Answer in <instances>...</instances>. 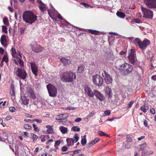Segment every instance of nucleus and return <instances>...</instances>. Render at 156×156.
<instances>
[{"label":"nucleus","instance_id":"obj_1","mask_svg":"<svg viewBox=\"0 0 156 156\" xmlns=\"http://www.w3.org/2000/svg\"><path fill=\"white\" fill-rule=\"evenodd\" d=\"M23 17L25 22L30 24L34 22L37 19V16L30 11L25 12L23 14Z\"/></svg>","mask_w":156,"mask_h":156},{"label":"nucleus","instance_id":"obj_2","mask_svg":"<svg viewBox=\"0 0 156 156\" xmlns=\"http://www.w3.org/2000/svg\"><path fill=\"white\" fill-rule=\"evenodd\" d=\"M134 42L136 46H138L142 50H144L148 45L150 44V41L147 39H145L141 41L139 38H135Z\"/></svg>","mask_w":156,"mask_h":156},{"label":"nucleus","instance_id":"obj_3","mask_svg":"<svg viewBox=\"0 0 156 156\" xmlns=\"http://www.w3.org/2000/svg\"><path fill=\"white\" fill-rule=\"evenodd\" d=\"M119 69L121 71H123L124 75H126L132 72L133 67L130 64L125 62L119 65Z\"/></svg>","mask_w":156,"mask_h":156},{"label":"nucleus","instance_id":"obj_4","mask_svg":"<svg viewBox=\"0 0 156 156\" xmlns=\"http://www.w3.org/2000/svg\"><path fill=\"white\" fill-rule=\"evenodd\" d=\"M62 81L66 82L72 81L76 78L75 74L72 72H67L64 73L61 76Z\"/></svg>","mask_w":156,"mask_h":156},{"label":"nucleus","instance_id":"obj_5","mask_svg":"<svg viewBox=\"0 0 156 156\" xmlns=\"http://www.w3.org/2000/svg\"><path fill=\"white\" fill-rule=\"evenodd\" d=\"M92 80L94 84L97 86H101L103 83V80L102 77L98 74L92 76Z\"/></svg>","mask_w":156,"mask_h":156},{"label":"nucleus","instance_id":"obj_6","mask_svg":"<svg viewBox=\"0 0 156 156\" xmlns=\"http://www.w3.org/2000/svg\"><path fill=\"white\" fill-rule=\"evenodd\" d=\"M128 53V58L129 62L132 64H134L136 59L135 50L132 49L129 50Z\"/></svg>","mask_w":156,"mask_h":156},{"label":"nucleus","instance_id":"obj_7","mask_svg":"<svg viewBox=\"0 0 156 156\" xmlns=\"http://www.w3.org/2000/svg\"><path fill=\"white\" fill-rule=\"evenodd\" d=\"M47 88L50 96L55 97L56 96L57 89L53 85L49 83L47 86Z\"/></svg>","mask_w":156,"mask_h":156},{"label":"nucleus","instance_id":"obj_8","mask_svg":"<svg viewBox=\"0 0 156 156\" xmlns=\"http://www.w3.org/2000/svg\"><path fill=\"white\" fill-rule=\"evenodd\" d=\"M142 11L144 14V17L149 19H151L153 16V12L152 11L150 10L141 7Z\"/></svg>","mask_w":156,"mask_h":156},{"label":"nucleus","instance_id":"obj_9","mask_svg":"<svg viewBox=\"0 0 156 156\" xmlns=\"http://www.w3.org/2000/svg\"><path fill=\"white\" fill-rule=\"evenodd\" d=\"M73 137L74 139L67 138L66 139V141L68 146H70L73 145L74 143L77 142L79 139L78 135L76 134L74 135Z\"/></svg>","mask_w":156,"mask_h":156},{"label":"nucleus","instance_id":"obj_10","mask_svg":"<svg viewBox=\"0 0 156 156\" xmlns=\"http://www.w3.org/2000/svg\"><path fill=\"white\" fill-rule=\"evenodd\" d=\"M102 75L104 78L105 81L107 84H110L112 83L113 79L112 77L107 73L106 71H104L102 73Z\"/></svg>","mask_w":156,"mask_h":156},{"label":"nucleus","instance_id":"obj_11","mask_svg":"<svg viewBox=\"0 0 156 156\" xmlns=\"http://www.w3.org/2000/svg\"><path fill=\"white\" fill-rule=\"evenodd\" d=\"M144 2L148 8L156 9V0H144Z\"/></svg>","mask_w":156,"mask_h":156},{"label":"nucleus","instance_id":"obj_12","mask_svg":"<svg viewBox=\"0 0 156 156\" xmlns=\"http://www.w3.org/2000/svg\"><path fill=\"white\" fill-rule=\"evenodd\" d=\"M16 73L18 76L20 77L22 79H24L27 77V74L25 71L24 69H21L19 68H17Z\"/></svg>","mask_w":156,"mask_h":156},{"label":"nucleus","instance_id":"obj_13","mask_svg":"<svg viewBox=\"0 0 156 156\" xmlns=\"http://www.w3.org/2000/svg\"><path fill=\"white\" fill-rule=\"evenodd\" d=\"M94 95L100 101H104L105 98L104 96L99 92L97 90H93Z\"/></svg>","mask_w":156,"mask_h":156},{"label":"nucleus","instance_id":"obj_14","mask_svg":"<svg viewBox=\"0 0 156 156\" xmlns=\"http://www.w3.org/2000/svg\"><path fill=\"white\" fill-rule=\"evenodd\" d=\"M84 90L86 94L90 98H92L94 96L93 93L90 87L87 86H85Z\"/></svg>","mask_w":156,"mask_h":156},{"label":"nucleus","instance_id":"obj_15","mask_svg":"<svg viewBox=\"0 0 156 156\" xmlns=\"http://www.w3.org/2000/svg\"><path fill=\"white\" fill-rule=\"evenodd\" d=\"M30 64L33 73L35 76H37V75L38 68L36 64L34 62H30Z\"/></svg>","mask_w":156,"mask_h":156},{"label":"nucleus","instance_id":"obj_16","mask_svg":"<svg viewBox=\"0 0 156 156\" xmlns=\"http://www.w3.org/2000/svg\"><path fill=\"white\" fill-rule=\"evenodd\" d=\"M26 93L28 96L34 99H35L36 98L35 94L31 88H29L27 89Z\"/></svg>","mask_w":156,"mask_h":156},{"label":"nucleus","instance_id":"obj_17","mask_svg":"<svg viewBox=\"0 0 156 156\" xmlns=\"http://www.w3.org/2000/svg\"><path fill=\"white\" fill-rule=\"evenodd\" d=\"M32 51L38 53L40 51V46L36 42H34L30 45Z\"/></svg>","mask_w":156,"mask_h":156},{"label":"nucleus","instance_id":"obj_18","mask_svg":"<svg viewBox=\"0 0 156 156\" xmlns=\"http://www.w3.org/2000/svg\"><path fill=\"white\" fill-rule=\"evenodd\" d=\"M106 96L108 99H111L112 95V91L110 88L108 87H107L104 89Z\"/></svg>","mask_w":156,"mask_h":156},{"label":"nucleus","instance_id":"obj_19","mask_svg":"<svg viewBox=\"0 0 156 156\" xmlns=\"http://www.w3.org/2000/svg\"><path fill=\"white\" fill-rule=\"evenodd\" d=\"M61 61L66 66H69L71 63V61L65 58H62L60 59Z\"/></svg>","mask_w":156,"mask_h":156},{"label":"nucleus","instance_id":"obj_20","mask_svg":"<svg viewBox=\"0 0 156 156\" xmlns=\"http://www.w3.org/2000/svg\"><path fill=\"white\" fill-rule=\"evenodd\" d=\"M0 41L2 45L4 47L6 46V36L5 35H3L2 36Z\"/></svg>","mask_w":156,"mask_h":156},{"label":"nucleus","instance_id":"obj_21","mask_svg":"<svg viewBox=\"0 0 156 156\" xmlns=\"http://www.w3.org/2000/svg\"><path fill=\"white\" fill-rule=\"evenodd\" d=\"M21 100L22 104L24 105H27L29 103V100L25 96L22 97Z\"/></svg>","mask_w":156,"mask_h":156},{"label":"nucleus","instance_id":"obj_22","mask_svg":"<svg viewBox=\"0 0 156 156\" xmlns=\"http://www.w3.org/2000/svg\"><path fill=\"white\" fill-rule=\"evenodd\" d=\"M57 118L58 120H62L64 121H66V114H61L58 115Z\"/></svg>","mask_w":156,"mask_h":156},{"label":"nucleus","instance_id":"obj_23","mask_svg":"<svg viewBox=\"0 0 156 156\" xmlns=\"http://www.w3.org/2000/svg\"><path fill=\"white\" fill-rule=\"evenodd\" d=\"M59 129L62 134H65L68 131V129L67 127L61 126L59 127Z\"/></svg>","mask_w":156,"mask_h":156},{"label":"nucleus","instance_id":"obj_24","mask_svg":"<svg viewBox=\"0 0 156 156\" xmlns=\"http://www.w3.org/2000/svg\"><path fill=\"white\" fill-rule=\"evenodd\" d=\"M12 57L15 58H17L18 56V53L16 52L15 48H12L11 50Z\"/></svg>","mask_w":156,"mask_h":156},{"label":"nucleus","instance_id":"obj_25","mask_svg":"<svg viewBox=\"0 0 156 156\" xmlns=\"http://www.w3.org/2000/svg\"><path fill=\"white\" fill-rule=\"evenodd\" d=\"M84 66L82 65L78 66L77 70V72L79 73H83L84 70Z\"/></svg>","mask_w":156,"mask_h":156},{"label":"nucleus","instance_id":"obj_26","mask_svg":"<svg viewBox=\"0 0 156 156\" xmlns=\"http://www.w3.org/2000/svg\"><path fill=\"white\" fill-rule=\"evenodd\" d=\"M99 139L98 138H96L94 140L91 141L88 144L89 145V147H90L92 146L94 144H96L97 143Z\"/></svg>","mask_w":156,"mask_h":156},{"label":"nucleus","instance_id":"obj_27","mask_svg":"<svg viewBox=\"0 0 156 156\" xmlns=\"http://www.w3.org/2000/svg\"><path fill=\"white\" fill-rule=\"evenodd\" d=\"M45 5L44 4L40 5L39 6V9L41 12H44L47 10L46 7L45 6Z\"/></svg>","mask_w":156,"mask_h":156},{"label":"nucleus","instance_id":"obj_28","mask_svg":"<svg viewBox=\"0 0 156 156\" xmlns=\"http://www.w3.org/2000/svg\"><path fill=\"white\" fill-rule=\"evenodd\" d=\"M49 136L48 135H41L40 138L41 139V141L42 142H44L46 140L49 138Z\"/></svg>","mask_w":156,"mask_h":156},{"label":"nucleus","instance_id":"obj_29","mask_svg":"<svg viewBox=\"0 0 156 156\" xmlns=\"http://www.w3.org/2000/svg\"><path fill=\"white\" fill-rule=\"evenodd\" d=\"M116 15L118 17L121 18H124L125 16V15L123 12H118Z\"/></svg>","mask_w":156,"mask_h":156},{"label":"nucleus","instance_id":"obj_30","mask_svg":"<svg viewBox=\"0 0 156 156\" xmlns=\"http://www.w3.org/2000/svg\"><path fill=\"white\" fill-rule=\"evenodd\" d=\"M9 60L8 58L6 55H4L3 57L2 60V63H3V62H5L7 63L8 62Z\"/></svg>","mask_w":156,"mask_h":156},{"label":"nucleus","instance_id":"obj_31","mask_svg":"<svg viewBox=\"0 0 156 156\" xmlns=\"http://www.w3.org/2000/svg\"><path fill=\"white\" fill-rule=\"evenodd\" d=\"M3 22L4 24L8 26L9 25V22L8 18L7 17H5L3 19Z\"/></svg>","mask_w":156,"mask_h":156},{"label":"nucleus","instance_id":"obj_32","mask_svg":"<svg viewBox=\"0 0 156 156\" xmlns=\"http://www.w3.org/2000/svg\"><path fill=\"white\" fill-rule=\"evenodd\" d=\"M31 136L32 137V139L33 140V142L34 143L37 139L38 136L34 134H31Z\"/></svg>","mask_w":156,"mask_h":156},{"label":"nucleus","instance_id":"obj_33","mask_svg":"<svg viewBox=\"0 0 156 156\" xmlns=\"http://www.w3.org/2000/svg\"><path fill=\"white\" fill-rule=\"evenodd\" d=\"M111 111L109 110H107L105 111L103 114V116L109 115H110Z\"/></svg>","mask_w":156,"mask_h":156},{"label":"nucleus","instance_id":"obj_34","mask_svg":"<svg viewBox=\"0 0 156 156\" xmlns=\"http://www.w3.org/2000/svg\"><path fill=\"white\" fill-rule=\"evenodd\" d=\"M11 88L12 91L11 92V94L12 96H15V91L14 90V87L13 86H11Z\"/></svg>","mask_w":156,"mask_h":156},{"label":"nucleus","instance_id":"obj_35","mask_svg":"<svg viewBox=\"0 0 156 156\" xmlns=\"http://www.w3.org/2000/svg\"><path fill=\"white\" fill-rule=\"evenodd\" d=\"M72 129L75 131H80V128L78 126H73Z\"/></svg>","mask_w":156,"mask_h":156},{"label":"nucleus","instance_id":"obj_36","mask_svg":"<svg viewBox=\"0 0 156 156\" xmlns=\"http://www.w3.org/2000/svg\"><path fill=\"white\" fill-rule=\"evenodd\" d=\"M147 147V145L146 143L143 144L140 146V148L141 150H143L144 148Z\"/></svg>","mask_w":156,"mask_h":156},{"label":"nucleus","instance_id":"obj_37","mask_svg":"<svg viewBox=\"0 0 156 156\" xmlns=\"http://www.w3.org/2000/svg\"><path fill=\"white\" fill-rule=\"evenodd\" d=\"M87 143V140L86 138H83L81 141V143L83 145L86 144Z\"/></svg>","mask_w":156,"mask_h":156},{"label":"nucleus","instance_id":"obj_38","mask_svg":"<svg viewBox=\"0 0 156 156\" xmlns=\"http://www.w3.org/2000/svg\"><path fill=\"white\" fill-rule=\"evenodd\" d=\"M89 31L90 33L93 34H98V31L96 30H93L90 29L89 30Z\"/></svg>","mask_w":156,"mask_h":156},{"label":"nucleus","instance_id":"obj_39","mask_svg":"<svg viewBox=\"0 0 156 156\" xmlns=\"http://www.w3.org/2000/svg\"><path fill=\"white\" fill-rule=\"evenodd\" d=\"M7 28L5 26H2V31L4 32L5 33L7 34Z\"/></svg>","mask_w":156,"mask_h":156},{"label":"nucleus","instance_id":"obj_40","mask_svg":"<svg viewBox=\"0 0 156 156\" xmlns=\"http://www.w3.org/2000/svg\"><path fill=\"white\" fill-rule=\"evenodd\" d=\"M23 126L24 128L26 129H29L31 128V126L27 124H25Z\"/></svg>","mask_w":156,"mask_h":156},{"label":"nucleus","instance_id":"obj_41","mask_svg":"<svg viewBox=\"0 0 156 156\" xmlns=\"http://www.w3.org/2000/svg\"><path fill=\"white\" fill-rule=\"evenodd\" d=\"M95 114V112L94 111H93L88 115L87 117L88 118H90L92 117Z\"/></svg>","mask_w":156,"mask_h":156},{"label":"nucleus","instance_id":"obj_42","mask_svg":"<svg viewBox=\"0 0 156 156\" xmlns=\"http://www.w3.org/2000/svg\"><path fill=\"white\" fill-rule=\"evenodd\" d=\"M33 128L34 129V130L35 131H36L37 132H38L39 131V129L37 127L35 124H33Z\"/></svg>","mask_w":156,"mask_h":156},{"label":"nucleus","instance_id":"obj_43","mask_svg":"<svg viewBox=\"0 0 156 156\" xmlns=\"http://www.w3.org/2000/svg\"><path fill=\"white\" fill-rule=\"evenodd\" d=\"M19 63L21 66H23L24 63L23 61L21 59H20L18 61Z\"/></svg>","mask_w":156,"mask_h":156},{"label":"nucleus","instance_id":"obj_44","mask_svg":"<svg viewBox=\"0 0 156 156\" xmlns=\"http://www.w3.org/2000/svg\"><path fill=\"white\" fill-rule=\"evenodd\" d=\"M81 4L83 5L86 8H87L89 7L90 6L89 4H87L84 2H82L81 3Z\"/></svg>","mask_w":156,"mask_h":156},{"label":"nucleus","instance_id":"obj_45","mask_svg":"<svg viewBox=\"0 0 156 156\" xmlns=\"http://www.w3.org/2000/svg\"><path fill=\"white\" fill-rule=\"evenodd\" d=\"M9 110L11 112H13L15 111V109L14 107H11L9 108Z\"/></svg>","mask_w":156,"mask_h":156},{"label":"nucleus","instance_id":"obj_46","mask_svg":"<svg viewBox=\"0 0 156 156\" xmlns=\"http://www.w3.org/2000/svg\"><path fill=\"white\" fill-rule=\"evenodd\" d=\"M67 150V148L65 146H63L62 148V151H66Z\"/></svg>","mask_w":156,"mask_h":156},{"label":"nucleus","instance_id":"obj_47","mask_svg":"<svg viewBox=\"0 0 156 156\" xmlns=\"http://www.w3.org/2000/svg\"><path fill=\"white\" fill-rule=\"evenodd\" d=\"M126 52L127 51H122L120 52L119 53V54L121 55H124L125 56L126 55Z\"/></svg>","mask_w":156,"mask_h":156},{"label":"nucleus","instance_id":"obj_48","mask_svg":"<svg viewBox=\"0 0 156 156\" xmlns=\"http://www.w3.org/2000/svg\"><path fill=\"white\" fill-rule=\"evenodd\" d=\"M133 102V101H131L128 104L129 106L128 107V108H129L132 106Z\"/></svg>","mask_w":156,"mask_h":156},{"label":"nucleus","instance_id":"obj_49","mask_svg":"<svg viewBox=\"0 0 156 156\" xmlns=\"http://www.w3.org/2000/svg\"><path fill=\"white\" fill-rule=\"evenodd\" d=\"M150 112L152 114L154 115L155 114V111L154 109L153 108H151L150 109Z\"/></svg>","mask_w":156,"mask_h":156},{"label":"nucleus","instance_id":"obj_50","mask_svg":"<svg viewBox=\"0 0 156 156\" xmlns=\"http://www.w3.org/2000/svg\"><path fill=\"white\" fill-rule=\"evenodd\" d=\"M57 17L58 19L60 20H62L63 18L61 16V15L59 13H58L57 15Z\"/></svg>","mask_w":156,"mask_h":156},{"label":"nucleus","instance_id":"obj_51","mask_svg":"<svg viewBox=\"0 0 156 156\" xmlns=\"http://www.w3.org/2000/svg\"><path fill=\"white\" fill-rule=\"evenodd\" d=\"M134 21L136 23H139L140 22V20L137 19H134Z\"/></svg>","mask_w":156,"mask_h":156},{"label":"nucleus","instance_id":"obj_52","mask_svg":"<svg viewBox=\"0 0 156 156\" xmlns=\"http://www.w3.org/2000/svg\"><path fill=\"white\" fill-rule=\"evenodd\" d=\"M81 120L82 119L81 118H77L75 120V121L76 122H79L81 121Z\"/></svg>","mask_w":156,"mask_h":156},{"label":"nucleus","instance_id":"obj_53","mask_svg":"<svg viewBox=\"0 0 156 156\" xmlns=\"http://www.w3.org/2000/svg\"><path fill=\"white\" fill-rule=\"evenodd\" d=\"M98 134L101 136H104V133L102 131H99L98 132Z\"/></svg>","mask_w":156,"mask_h":156},{"label":"nucleus","instance_id":"obj_54","mask_svg":"<svg viewBox=\"0 0 156 156\" xmlns=\"http://www.w3.org/2000/svg\"><path fill=\"white\" fill-rule=\"evenodd\" d=\"M60 142L59 140H57L56 141L55 144V146L56 145H59L60 144Z\"/></svg>","mask_w":156,"mask_h":156},{"label":"nucleus","instance_id":"obj_55","mask_svg":"<svg viewBox=\"0 0 156 156\" xmlns=\"http://www.w3.org/2000/svg\"><path fill=\"white\" fill-rule=\"evenodd\" d=\"M153 151H147V152H146V154L148 155L152 154H153Z\"/></svg>","mask_w":156,"mask_h":156},{"label":"nucleus","instance_id":"obj_56","mask_svg":"<svg viewBox=\"0 0 156 156\" xmlns=\"http://www.w3.org/2000/svg\"><path fill=\"white\" fill-rule=\"evenodd\" d=\"M47 133H51L53 131V129L52 128L50 129H48L47 131Z\"/></svg>","mask_w":156,"mask_h":156},{"label":"nucleus","instance_id":"obj_57","mask_svg":"<svg viewBox=\"0 0 156 156\" xmlns=\"http://www.w3.org/2000/svg\"><path fill=\"white\" fill-rule=\"evenodd\" d=\"M141 110L143 111L144 112H146V110L145 109V105H143V106L141 107Z\"/></svg>","mask_w":156,"mask_h":156},{"label":"nucleus","instance_id":"obj_58","mask_svg":"<svg viewBox=\"0 0 156 156\" xmlns=\"http://www.w3.org/2000/svg\"><path fill=\"white\" fill-rule=\"evenodd\" d=\"M4 50L2 48H0V53L2 54H3L4 53Z\"/></svg>","mask_w":156,"mask_h":156},{"label":"nucleus","instance_id":"obj_59","mask_svg":"<svg viewBox=\"0 0 156 156\" xmlns=\"http://www.w3.org/2000/svg\"><path fill=\"white\" fill-rule=\"evenodd\" d=\"M34 120L36 121L37 122L39 123H41L42 122V120L41 119H35Z\"/></svg>","mask_w":156,"mask_h":156},{"label":"nucleus","instance_id":"obj_60","mask_svg":"<svg viewBox=\"0 0 156 156\" xmlns=\"http://www.w3.org/2000/svg\"><path fill=\"white\" fill-rule=\"evenodd\" d=\"M145 137L144 136H142L141 137H139L138 138V140H141L144 139L145 138Z\"/></svg>","mask_w":156,"mask_h":156},{"label":"nucleus","instance_id":"obj_61","mask_svg":"<svg viewBox=\"0 0 156 156\" xmlns=\"http://www.w3.org/2000/svg\"><path fill=\"white\" fill-rule=\"evenodd\" d=\"M132 139L131 138H127L126 141L128 142H130L132 141Z\"/></svg>","mask_w":156,"mask_h":156},{"label":"nucleus","instance_id":"obj_62","mask_svg":"<svg viewBox=\"0 0 156 156\" xmlns=\"http://www.w3.org/2000/svg\"><path fill=\"white\" fill-rule=\"evenodd\" d=\"M144 125L145 126L147 127L148 126L147 122L146 120H145L144 122Z\"/></svg>","mask_w":156,"mask_h":156},{"label":"nucleus","instance_id":"obj_63","mask_svg":"<svg viewBox=\"0 0 156 156\" xmlns=\"http://www.w3.org/2000/svg\"><path fill=\"white\" fill-rule=\"evenodd\" d=\"M151 78L154 81H156V75H154L152 76Z\"/></svg>","mask_w":156,"mask_h":156},{"label":"nucleus","instance_id":"obj_64","mask_svg":"<svg viewBox=\"0 0 156 156\" xmlns=\"http://www.w3.org/2000/svg\"><path fill=\"white\" fill-rule=\"evenodd\" d=\"M134 156H145V155L144 154H143L140 156L139 154L137 153L134 154Z\"/></svg>","mask_w":156,"mask_h":156}]
</instances>
